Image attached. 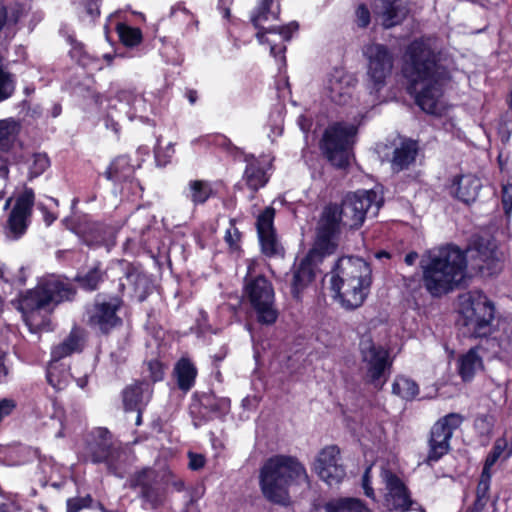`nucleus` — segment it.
I'll list each match as a JSON object with an SVG mask.
<instances>
[{"instance_id":"51","label":"nucleus","mask_w":512,"mask_h":512,"mask_svg":"<svg viewBox=\"0 0 512 512\" xmlns=\"http://www.w3.org/2000/svg\"><path fill=\"white\" fill-rule=\"evenodd\" d=\"M147 273L143 270L142 265L138 263H127L124 269V276L127 281L133 286L140 279H144Z\"/></svg>"},{"instance_id":"45","label":"nucleus","mask_w":512,"mask_h":512,"mask_svg":"<svg viewBox=\"0 0 512 512\" xmlns=\"http://www.w3.org/2000/svg\"><path fill=\"white\" fill-rule=\"evenodd\" d=\"M494 426L495 418L490 414H477L473 423L474 430L481 437L490 436Z\"/></svg>"},{"instance_id":"26","label":"nucleus","mask_w":512,"mask_h":512,"mask_svg":"<svg viewBox=\"0 0 512 512\" xmlns=\"http://www.w3.org/2000/svg\"><path fill=\"white\" fill-rule=\"evenodd\" d=\"M153 393L151 384L145 380H135L121 392L123 409L134 412L135 409H146Z\"/></svg>"},{"instance_id":"25","label":"nucleus","mask_w":512,"mask_h":512,"mask_svg":"<svg viewBox=\"0 0 512 512\" xmlns=\"http://www.w3.org/2000/svg\"><path fill=\"white\" fill-rule=\"evenodd\" d=\"M357 78L343 69H334L327 82L328 97L339 106H345L352 102L357 85Z\"/></svg>"},{"instance_id":"36","label":"nucleus","mask_w":512,"mask_h":512,"mask_svg":"<svg viewBox=\"0 0 512 512\" xmlns=\"http://www.w3.org/2000/svg\"><path fill=\"white\" fill-rule=\"evenodd\" d=\"M20 129L14 118L0 119V154L9 153L14 148Z\"/></svg>"},{"instance_id":"19","label":"nucleus","mask_w":512,"mask_h":512,"mask_svg":"<svg viewBox=\"0 0 512 512\" xmlns=\"http://www.w3.org/2000/svg\"><path fill=\"white\" fill-rule=\"evenodd\" d=\"M315 472L330 487L339 485L346 476L345 466L341 463V453L337 445L325 446L317 455Z\"/></svg>"},{"instance_id":"14","label":"nucleus","mask_w":512,"mask_h":512,"mask_svg":"<svg viewBox=\"0 0 512 512\" xmlns=\"http://www.w3.org/2000/svg\"><path fill=\"white\" fill-rule=\"evenodd\" d=\"M127 486L137 494L143 505L151 509H157L164 504L166 488L158 471L153 467L145 466L131 473Z\"/></svg>"},{"instance_id":"3","label":"nucleus","mask_w":512,"mask_h":512,"mask_svg":"<svg viewBox=\"0 0 512 512\" xmlns=\"http://www.w3.org/2000/svg\"><path fill=\"white\" fill-rule=\"evenodd\" d=\"M372 284V269L360 257L342 256L332 270L330 290L341 305L354 310L363 305Z\"/></svg>"},{"instance_id":"57","label":"nucleus","mask_w":512,"mask_h":512,"mask_svg":"<svg viewBox=\"0 0 512 512\" xmlns=\"http://www.w3.org/2000/svg\"><path fill=\"white\" fill-rule=\"evenodd\" d=\"M371 468L368 467L362 476V487L364 490V494L366 497L372 499L373 501H376V495L374 492V489L372 487V481L370 476Z\"/></svg>"},{"instance_id":"49","label":"nucleus","mask_w":512,"mask_h":512,"mask_svg":"<svg viewBox=\"0 0 512 512\" xmlns=\"http://www.w3.org/2000/svg\"><path fill=\"white\" fill-rule=\"evenodd\" d=\"M134 292L139 302H144L153 292V283L149 275L146 274L144 279H140L133 285Z\"/></svg>"},{"instance_id":"55","label":"nucleus","mask_w":512,"mask_h":512,"mask_svg":"<svg viewBox=\"0 0 512 512\" xmlns=\"http://www.w3.org/2000/svg\"><path fill=\"white\" fill-rule=\"evenodd\" d=\"M346 512H373L367 504L355 497H345Z\"/></svg>"},{"instance_id":"61","label":"nucleus","mask_w":512,"mask_h":512,"mask_svg":"<svg viewBox=\"0 0 512 512\" xmlns=\"http://www.w3.org/2000/svg\"><path fill=\"white\" fill-rule=\"evenodd\" d=\"M206 459L203 455L197 453H189V468L191 470H199L204 467Z\"/></svg>"},{"instance_id":"64","label":"nucleus","mask_w":512,"mask_h":512,"mask_svg":"<svg viewBox=\"0 0 512 512\" xmlns=\"http://www.w3.org/2000/svg\"><path fill=\"white\" fill-rule=\"evenodd\" d=\"M10 502L0 503V512H18L21 510V506L16 500L9 499Z\"/></svg>"},{"instance_id":"41","label":"nucleus","mask_w":512,"mask_h":512,"mask_svg":"<svg viewBox=\"0 0 512 512\" xmlns=\"http://www.w3.org/2000/svg\"><path fill=\"white\" fill-rule=\"evenodd\" d=\"M392 393L402 399L412 400L419 394V386L410 378L398 376L392 384Z\"/></svg>"},{"instance_id":"4","label":"nucleus","mask_w":512,"mask_h":512,"mask_svg":"<svg viewBox=\"0 0 512 512\" xmlns=\"http://www.w3.org/2000/svg\"><path fill=\"white\" fill-rule=\"evenodd\" d=\"M76 296L77 288L68 278L49 275L42 278L34 288L20 293L17 309L30 331H34L39 327L38 323H34L35 317L41 311H49L64 302H72Z\"/></svg>"},{"instance_id":"6","label":"nucleus","mask_w":512,"mask_h":512,"mask_svg":"<svg viewBox=\"0 0 512 512\" xmlns=\"http://www.w3.org/2000/svg\"><path fill=\"white\" fill-rule=\"evenodd\" d=\"M460 325L470 339L488 338L493 332L495 305L480 290H471L459 297Z\"/></svg>"},{"instance_id":"10","label":"nucleus","mask_w":512,"mask_h":512,"mask_svg":"<svg viewBox=\"0 0 512 512\" xmlns=\"http://www.w3.org/2000/svg\"><path fill=\"white\" fill-rule=\"evenodd\" d=\"M282 0H256L250 13V23L257 30L255 37L260 44L269 43L267 34H279L283 41H290L299 24L292 21L285 25H268L269 21L280 20Z\"/></svg>"},{"instance_id":"27","label":"nucleus","mask_w":512,"mask_h":512,"mask_svg":"<svg viewBox=\"0 0 512 512\" xmlns=\"http://www.w3.org/2000/svg\"><path fill=\"white\" fill-rule=\"evenodd\" d=\"M452 188V195L456 199L470 205L478 197L479 191L482 188V182L475 175L464 174L454 178Z\"/></svg>"},{"instance_id":"23","label":"nucleus","mask_w":512,"mask_h":512,"mask_svg":"<svg viewBox=\"0 0 512 512\" xmlns=\"http://www.w3.org/2000/svg\"><path fill=\"white\" fill-rule=\"evenodd\" d=\"M34 203L35 194L33 189L25 187L16 198L15 205L7 220V227L14 238L18 239L26 233L28 219L32 214Z\"/></svg>"},{"instance_id":"12","label":"nucleus","mask_w":512,"mask_h":512,"mask_svg":"<svg viewBox=\"0 0 512 512\" xmlns=\"http://www.w3.org/2000/svg\"><path fill=\"white\" fill-rule=\"evenodd\" d=\"M338 204L344 217V228L358 230L363 226L371 209L374 208L373 214H377L383 204V199L373 189H359L347 193Z\"/></svg>"},{"instance_id":"11","label":"nucleus","mask_w":512,"mask_h":512,"mask_svg":"<svg viewBox=\"0 0 512 512\" xmlns=\"http://www.w3.org/2000/svg\"><path fill=\"white\" fill-rule=\"evenodd\" d=\"M464 416L451 412L440 417L430 428L427 437V455L424 463L432 465L440 461L451 450V439L454 432L461 427Z\"/></svg>"},{"instance_id":"1","label":"nucleus","mask_w":512,"mask_h":512,"mask_svg":"<svg viewBox=\"0 0 512 512\" xmlns=\"http://www.w3.org/2000/svg\"><path fill=\"white\" fill-rule=\"evenodd\" d=\"M401 72L415 104L427 114L438 115L442 87L450 80L439 54L424 40L415 39L405 50Z\"/></svg>"},{"instance_id":"5","label":"nucleus","mask_w":512,"mask_h":512,"mask_svg":"<svg viewBox=\"0 0 512 512\" xmlns=\"http://www.w3.org/2000/svg\"><path fill=\"white\" fill-rule=\"evenodd\" d=\"M307 479L306 469L296 457L277 454L268 458L261 467L259 486L266 500L287 505L290 501L289 488Z\"/></svg>"},{"instance_id":"38","label":"nucleus","mask_w":512,"mask_h":512,"mask_svg":"<svg viewBox=\"0 0 512 512\" xmlns=\"http://www.w3.org/2000/svg\"><path fill=\"white\" fill-rule=\"evenodd\" d=\"M244 171V180L247 187L253 192H257L268 182L266 172L257 160L248 161Z\"/></svg>"},{"instance_id":"56","label":"nucleus","mask_w":512,"mask_h":512,"mask_svg":"<svg viewBox=\"0 0 512 512\" xmlns=\"http://www.w3.org/2000/svg\"><path fill=\"white\" fill-rule=\"evenodd\" d=\"M103 0H83L82 4L85 10L86 15L90 18L91 21H95L100 17L101 11L100 7Z\"/></svg>"},{"instance_id":"18","label":"nucleus","mask_w":512,"mask_h":512,"mask_svg":"<svg viewBox=\"0 0 512 512\" xmlns=\"http://www.w3.org/2000/svg\"><path fill=\"white\" fill-rule=\"evenodd\" d=\"M471 267L481 277L497 275L502 270V262L498 257V248L493 240L479 237L473 242Z\"/></svg>"},{"instance_id":"63","label":"nucleus","mask_w":512,"mask_h":512,"mask_svg":"<svg viewBox=\"0 0 512 512\" xmlns=\"http://www.w3.org/2000/svg\"><path fill=\"white\" fill-rule=\"evenodd\" d=\"M268 44L270 45V54L275 58H281L285 61L286 46L284 44H271L270 42Z\"/></svg>"},{"instance_id":"40","label":"nucleus","mask_w":512,"mask_h":512,"mask_svg":"<svg viewBox=\"0 0 512 512\" xmlns=\"http://www.w3.org/2000/svg\"><path fill=\"white\" fill-rule=\"evenodd\" d=\"M115 30L120 42L129 48L140 45L143 41V34L140 28L132 27L124 22H118Z\"/></svg>"},{"instance_id":"44","label":"nucleus","mask_w":512,"mask_h":512,"mask_svg":"<svg viewBox=\"0 0 512 512\" xmlns=\"http://www.w3.org/2000/svg\"><path fill=\"white\" fill-rule=\"evenodd\" d=\"M51 165L50 158L45 152L34 153L28 169V180L41 176Z\"/></svg>"},{"instance_id":"62","label":"nucleus","mask_w":512,"mask_h":512,"mask_svg":"<svg viewBox=\"0 0 512 512\" xmlns=\"http://www.w3.org/2000/svg\"><path fill=\"white\" fill-rule=\"evenodd\" d=\"M38 209L42 213L43 221L47 226H50L54 223V221L57 219V215L53 212H51L44 204L39 203Z\"/></svg>"},{"instance_id":"53","label":"nucleus","mask_w":512,"mask_h":512,"mask_svg":"<svg viewBox=\"0 0 512 512\" xmlns=\"http://www.w3.org/2000/svg\"><path fill=\"white\" fill-rule=\"evenodd\" d=\"M491 475H485L483 473L480 474L479 481L476 487V498L483 499L485 501H489L490 495V485H491Z\"/></svg>"},{"instance_id":"58","label":"nucleus","mask_w":512,"mask_h":512,"mask_svg":"<svg viewBox=\"0 0 512 512\" xmlns=\"http://www.w3.org/2000/svg\"><path fill=\"white\" fill-rule=\"evenodd\" d=\"M324 509L326 512H346L345 497L333 499L325 503Z\"/></svg>"},{"instance_id":"30","label":"nucleus","mask_w":512,"mask_h":512,"mask_svg":"<svg viewBox=\"0 0 512 512\" xmlns=\"http://www.w3.org/2000/svg\"><path fill=\"white\" fill-rule=\"evenodd\" d=\"M135 171L136 167L132 163L130 156L119 155L110 163L104 172V176L107 180L115 184H121L131 181Z\"/></svg>"},{"instance_id":"50","label":"nucleus","mask_w":512,"mask_h":512,"mask_svg":"<svg viewBox=\"0 0 512 512\" xmlns=\"http://www.w3.org/2000/svg\"><path fill=\"white\" fill-rule=\"evenodd\" d=\"M354 22L360 29H366L371 23V12L365 3H360L354 11Z\"/></svg>"},{"instance_id":"37","label":"nucleus","mask_w":512,"mask_h":512,"mask_svg":"<svg viewBox=\"0 0 512 512\" xmlns=\"http://www.w3.org/2000/svg\"><path fill=\"white\" fill-rule=\"evenodd\" d=\"M70 372L60 361L50 359L46 369V379L56 391L64 390L69 384Z\"/></svg>"},{"instance_id":"47","label":"nucleus","mask_w":512,"mask_h":512,"mask_svg":"<svg viewBox=\"0 0 512 512\" xmlns=\"http://www.w3.org/2000/svg\"><path fill=\"white\" fill-rule=\"evenodd\" d=\"M148 378L152 383L161 382L165 377L166 365L158 358L150 359L145 362Z\"/></svg>"},{"instance_id":"35","label":"nucleus","mask_w":512,"mask_h":512,"mask_svg":"<svg viewBox=\"0 0 512 512\" xmlns=\"http://www.w3.org/2000/svg\"><path fill=\"white\" fill-rule=\"evenodd\" d=\"M479 346L471 347L458 359V374L465 382L471 381L476 373L477 367L483 365L482 358L478 354Z\"/></svg>"},{"instance_id":"34","label":"nucleus","mask_w":512,"mask_h":512,"mask_svg":"<svg viewBox=\"0 0 512 512\" xmlns=\"http://www.w3.org/2000/svg\"><path fill=\"white\" fill-rule=\"evenodd\" d=\"M67 42L71 46V49L69 50V56L79 66H81L83 68H89V67H97L98 69L102 68L101 66H99L100 58L94 54H91L87 50L86 45L83 42L77 40L73 35H69L67 37Z\"/></svg>"},{"instance_id":"16","label":"nucleus","mask_w":512,"mask_h":512,"mask_svg":"<svg viewBox=\"0 0 512 512\" xmlns=\"http://www.w3.org/2000/svg\"><path fill=\"white\" fill-rule=\"evenodd\" d=\"M231 408L227 397H219L213 391H195L191 396L189 415L195 428H199L216 418L224 417Z\"/></svg>"},{"instance_id":"39","label":"nucleus","mask_w":512,"mask_h":512,"mask_svg":"<svg viewBox=\"0 0 512 512\" xmlns=\"http://www.w3.org/2000/svg\"><path fill=\"white\" fill-rule=\"evenodd\" d=\"M261 253L267 258L283 257L284 247L280 243L277 231L258 236Z\"/></svg>"},{"instance_id":"54","label":"nucleus","mask_w":512,"mask_h":512,"mask_svg":"<svg viewBox=\"0 0 512 512\" xmlns=\"http://www.w3.org/2000/svg\"><path fill=\"white\" fill-rule=\"evenodd\" d=\"M206 138L208 143L221 148L223 151L231 152L236 148L233 145L232 141L224 134L216 133L212 135H207Z\"/></svg>"},{"instance_id":"46","label":"nucleus","mask_w":512,"mask_h":512,"mask_svg":"<svg viewBox=\"0 0 512 512\" xmlns=\"http://www.w3.org/2000/svg\"><path fill=\"white\" fill-rule=\"evenodd\" d=\"M15 86L13 75L0 65V102L9 99L14 94Z\"/></svg>"},{"instance_id":"7","label":"nucleus","mask_w":512,"mask_h":512,"mask_svg":"<svg viewBox=\"0 0 512 512\" xmlns=\"http://www.w3.org/2000/svg\"><path fill=\"white\" fill-rule=\"evenodd\" d=\"M253 270L254 267L249 265L243 278L242 298L254 312L259 324L273 325L279 316L274 286L264 274H256Z\"/></svg>"},{"instance_id":"43","label":"nucleus","mask_w":512,"mask_h":512,"mask_svg":"<svg viewBox=\"0 0 512 512\" xmlns=\"http://www.w3.org/2000/svg\"><path fill=\"white\" fill-rule=\"evenodd\" d=\"M276 211L272 206L265 207L256 218L257 236L276 231L274 225Z\"/></svg>"},{"instance_id":"24","label":"nucleus","mask_w":512,"mask_h":512,"mask_svg":"<svg viewBox=\"0 0 512 512\" xmlns=\"http://www.w3.org/2000/svg\"><path fill=\"white\" fill-rule=\"evenodd\" d=\"M74 232L89 247L104 245L114 234L111 225L95 220L90 215H83L78 219Z\"/></svg>"},{"instance_id":"2","label":"nucleus","mask_w":512,"mask_h":512,"mask_svg":"<svg viewBox=\"0 0 512 512\" xmlns=\"http://www.w3.org/2000/svg\"><path fill=\"white\" fill-rule=\"evenodd\" d=\"M421 282L433 298H440L460 288L467 268V257L455 244L426 251L420 261Z\"/></svg>"},{"instance_id":"32","label":"nucleus","mask_w":512,"mask_h":512,"mask_svg":"<svg viewBox=\"0 0 512 512\" xmlns=\"http://www.w3.org/2000/svg\"><path fill=\"white\" fill-rule=\"evenodd\" d=\"M182 194L194 207H198L206 204L209 199L214 198L216 191L213 189L210 181L194 179L187 183Z\"/></svg>"},{"instance_id":"31","label":"nucleus","mask_w":512,"mask_h":512,"mask_svg":"<svg viewBox=\"0 0 512 512\" xmlns=\"http://www.w3.org/2000/svg\"><path fill=\"white\" fill-rule=\"evenodd\" d=\"M83 348L84 338L82 332L78 328H73L62 342L51 348L50 356L54 361H61L74 353L82 352Z\"/></svg>"},{"instance_id":"60","label":"nucleus","mask_w":512,"mask_h":512,"mask_svg":"<svg viewBox=\"0 0 512 512\" xmlns=\"http://www.w3.org/2000/svg\"><path fill=\"white\" fill-rule=\"evenodd\" d=\"M508 440L505 436L499 437L495 440L492 448L490 451H492L497 456L501 457L502 454H506L508 451Z\"/></svg>"},{"instance_id":"20","label":"nucleus","mask_w":512,"mask_h":512,"mask_svg":"<svg viewBox=\"0 0 512 512\" xmlns=\"http://www.w3.org/2000/svg\"><path fill=\"white\" fill-rule=\"evenodd\" d=\"M325 256L329 255L312 247L300 262L293 266L290 289L293 299L301 300L303 291L315 280L317 265L322 262Z\"/></svg>"},{"instance_id":"29","label":"nucleus","mask_w":512,"mask_h":512,"mask_svg":"<svg viewBox=\"0 0 512 512\" xmlns=\"http://www.w3.org/2000/svg\"><path fill=\"white\" fill-rule=\"evenodd\" d=\"M107 278V271L102 268V263L97 261L85 272H78L73 281L84 292L93 293L100 289Z\"/></svg>"},{"instance_id":"15","label":"nucleus","mask_w":512,"mask_h":512,"mask_svg":"<svg viewBox=\"0 0 512 512\" xmlns=\"http://www.w3.org/2000/svg\"><path fill=\"white\" fill-rule=\"evenodd\" d=\"M344 217L341 207L336 202L327 203L320 214L316 227V238L313 247L328 255L333 254L340 239Z\"/></svg>"},{"instance_id":"42","label":"nucleus","mask_w":512,"mask_h":512,"mask_svg":"<svg viewBox=\"0 0 512 512\" xmlns=\"http://www.w3.org/2000/svg\"><path fill=\"white\" fill-rule=\"evenodd\" d=\"M237 219L230 218L229 227L226 229L224 234V242L228 247V251L231 254H242V241H243V233L236 226Z\"/></svg>"},{"instance_id":"59","label":"nucleus","mask_w":512,"mask_h":512,"mask_svg":"<svg viewBox=\"0 0 512 512\" xmlns=\"http://www.w3.org/2000/svg\"><path fill=\"white\" fill-rule=\"evenodd\" d=\"M499 458L500 457L497 456L496 454H494L492 451H489V453L487 454V456L484 460L481 473H483L485 475L487 474V475L492 476V468L496 464V462L499 460Z\"/></svg>"},{"instance_id":"17","label":"nucleus","mask_w":512,"mask_h":512,"mask_svg":"<svg viewBox=\"0 0 512 512\" xmlns=\"http://www.w3.org/2000/svg\"><path fill=\"white\" fill-rule=\"evenodd\" d=\"M363 55L367 59V75L372 82V89L379 92L392 72L394 55L388 46L380 43L365 45Z\"/></svg>"},{"instance_id":"33","label":"nucleus","mask_w":512,"mask_h":512,"mask_svg":"<svg viewBox=\"0 0 512 512\" xmlns=\"http://www.w3.org/2000/svg\"><path fill=\"white\" fill-rule=\"evenodd\" d=\"M418 152V141L410 138L404 139L400 146L393 151L391 161L393 169L397 171L408 169L415 162Z\"/></svg>"},{"instance_id":"52","label":"nucleus","mask_w":512,"mask_h":512,"mask_svg":"<svg viewBox=\"0 0 512 512\" xmlns=\"http://www.w3.org/2000/svg\"><path fill=\"white\" fill-rule=\"evenodd\" d=\"M501 204L507 220L512 215V184H503L501 187Z\"/></svg>"},{"instance_id":"48","label":"nucleus","mask_w":512,"mask_h":512,"mask_svg":"<svg viewBox=\"0 0 512 512\" xmlns=\"http://www.w3.org/2000/svg\"><path fill=\"white\" fill-rule=\"evenodd\" d=\"M94 500L90 494L83 497H71L66 500V512H80L93 507Z\"/></svg>"},{"instance_id":"9","label":"nucleus","mask_w":512,"mask_h":512,"mask_svg":"<svg viewBox=\"0 0 512 512\" xmlns=\"http://www.w3.org/2000/svg\"><path fill=\"white\" fill-rule=\"evenodd\" d=\"M357 133V125L344 121H336L327 126L320 139L319 147L332 166L339 169L349 166V151Z\"/></svg>"},{"instance_id":"13","label":"nucleus","mask_w":512,"mask_h":512,"mask_svg":"<svg viewBox=\"0 0 512 512\" xmlns=\"http://www.w3.org/2000/svg\"><path fill=\"white\" fill-rule=\"evenodd\" d=\"M120 451L113 444L112 434L105 427L92 430L85 438L84 461L93 464L104 463L110 474L117 475Z\"/></svg>"},{"instance_id":"22","label":"nucleus","mask_w":512,"mask_h":512,"mask_svg":"<svg viewBox=\"0 0 512 512\" xmlns=\"http://www.w3.org/2000/svg\"><path fill=\"white\" fill-rule=\"evenodd\" d=\"M387 493L385 505L389 511L408 512L412 509L413 500L409 488L393 471L386 469L382 473Z\"/></svg>"},{"instance_id":"8","label":"nucleus","mask_w":512,"mask_h":512,"mask_svg":"<svg viewBox=\"0 0 512 512\" xmlns=\"http://www.w3.org/2000/svg\"><path fill=\"white\" fill-rule=\"evenodd\" d=\"M118 290L120 293L117 294H96L92 304L86 309L88 326L101 335L107 336L123 324L119 315L124 306L125 284L123 282L119 283Z\"/></svg>"},{"instance_id":"21","label":"nucleus","mask_w":512,"mask_h":512,"mask_svg":"<svg viewBox=\"0 0 512 512\" xmlns=\"http://www.w3.org/2000/svg\"><path fill=\"white\" fill-rule=\"evenodd\" d=\"M362 361L367 365L368 382L377 389H382L387 382L386 370L392 363L389 361L388 351L370 340L368 345L361 349Z\"/></svg>"},{"instance_id":"28","label":"nucleus","mask_w":512,"mask_h":512,"mask_svg":"<svg viewBox=\"0 0 512 512\" xmlns=\"http://www.w3.org/2000/svg\"><path fill=\"white\" fill-rule=\"evenodd\" d=\"M172 375L178 389L187 393L195 386L198 369L189 357L182 356L174 364Z\"/></svg>"}]
</instances>
